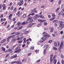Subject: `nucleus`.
<instances>
[{"mask_svg": "<svg viewBox=\"0 0 64 64\" xmlns=\"http://www.w3.org/2000/svg\"><path fill=\"white\" fill-rule=\"evenodd\" d=\"M54 44L55 47H57V44L56 42H54Z\"/></svg>", "mask_w": 64, "mask_h": 64, "instance_id": "obj_24", "label": "nucleus"}, {"mask_svg": "<svg viewBox=\"0 0 64 64\" xmlns=\"http://www.w3.org/2000/svg\"><path fill=\"white\" fill-rule=\"evenodd\" d=\"M2 51H4V52H5V50H6V49H5V48L4 47H2Z\"/></svg>", "mask_w": 64, "mask_h": 64, "instance_id": "obj_13", "label": "nucleus"}, {"mask_svg": "<svg viewBox=\"0 0 64 64\" xmlns=\"http://www.w3.org/2000/svg\"><path fill=\"white\" fill-rule=\"evenodd\" d=\"M28 32H29L28 31H26L24 33V34H27V33H28Z\"/></svg>", "mask_w": 64, "mask_h": 64, "instance_id": "obj_38", "label": "nucleus"}, {"mask_svg": "<svg viewBox=\"0 0 64 64\" xmlns=\"http://www.w3.org/2000/svg\"><path fill=\"white\" fill-rule=\"evenodd\" d=\"M26 16V14H24L23 15V18H25Z\"/></svg>", "mask_w": 64, "mask_h": 64, "instance_id": "obj_31", "label": "nucleus"}, {"mask_svg": "<svg viewBox=\"0 0 64 64\" xmlns=\"http://www.w3.org/2000/svg\"><path fill=\"white\" fill-rule=\"evenodd\" d=\"M5 42H6V39H4L2 40L0 42V43L2 44V43H3Z\"/></svg>", "mask_w": 64, "mask_h": 64, "instance_id": "obj_11", "label": "nucleus"}, {"mask_svg": "<svg viewBox=\"0 0 64 64\" xmlns=\"http://www.w3.org/2000/svg\"><path fill=\"white\" fill-rule=\"evenodd\" d=\"M17 44H16L14 45V46H12V47L14 48H15V47L16 46H17Z\"/></svg>", "mask_w": 64, "mask_h": 64, "instance_id": "obj_41", "label": "nucleus"}, {"mask_svg": "<svg viewBox=\"0 0 64 64\" xmlns=\"http://www.w3.org/2000/svg\"><path fill=\"white\" fill-rule=\"evenodd\" d=\"M52 40H50V41H48V42L50 43H51L52 42Z\"/></svg>", "mask_w": 64, "mask_h": 64, "instance_id": "obj_56", "label": "nucleus"}, {"mask_svg": "<svg viewBox=\"0 0 64 64\" xmlns=\"http://www.w3.org/2000/svg\"><path fill=\"white\" fill-rule=\"evenodd\" d=\"M23 4V3L20 2V4H19V6H22Z\"/></svg>", "mask_w": 64, "mask_h": 64, "instance_id": "obj_32", "label": "nucleus"}, {"mask_svg": "<svg viewBox=\"0 0 64 64\" xmlns=\"http://www.w3.org/2000/svg\"><path fill=\"white\" fill-rule=\"evenodd\" d=\"M23 0H20V3H23Z\"/></svg>", "mask_w": 64, "mask_h": 64, "instance_id": "obj_63", "label": "nucleus"}, {"mask_svg": "<svg viewBox=\"0 0 64 64\" xmlns=\"http://www.w3.org/2000/svg\"><path fill=\"white\" fill-rule=\"evenodd\" d=\"M13 6H12L10 8L11 11H12V10H13Z\"/></svg>", "mask_w": 64, "mask_h": 64, "instance_id": "obj_60", "label": "nucleus"}, {"mask_svg": "<svg viewBox=\"0 0 64 64\" xmlns=\"http://www.w3.org/2000/svg\"><path fill=\"white\" fill-rule=\"evenodd\" d=\"M48 28H46L44 29V30L45 31H46V30H48Z\"/></svg>", "mask_w": 64, "mask_h": 64, "instance_id": "obj_59", "label": "nucleus"}, {"mask_svg": "<svg viewBox=\"0 0 64 64\" xmlns=\"http://www.w3.org/2000/svg\"><path fill=\"white\" fill-rule=\"evenodd\" d=\"M13 16V14H10L8 16V19H10V20H11V18H12V16Z\"/></svg>", "mask_w": 64, "mask_h": 64, "instance_id": "obj_4", "label": "nucleus"}, {"mask_svg": "<svg viewBox=\"0 0 64 64\" xmlns=\"http://www.w3.org/2000/svg\"><path fill=\"white\" fill-rule=\"evenodd\" d=\"M15 34H14L12 36H11V38H13L14 37H15Z\"/></svg>", "mask_w": 64, "mask_h": 64, "instance_id": "obj_50", "label": "nucleus"}, {"mask_svg": "<svg viewBox=\"0 0 64 64\" xmlns=\"http://www.w3.org/2000/svg\"><path fill=\"white\" fill-rule=\"evenodd\" d=\"M33 21V20H30L29 22V23H31V22H32Z\"/></svg>", "mask_w": 64, "mask_h": 64, "instance_id": "obj_36", "label": "nucleus"}, {"mask_svg": "<svg viewBox=\"0 0 64 64\" xmlns=\"http://www.w3.org/2000/svg\"><path fill=\"white\" fill-rule=\"evenodd\" d=\"M61 62L62 64H64V60H62Z\"/></svg>", "mask_w": 64, "mask_h": 64, "instance_id": "obj_45", "label": "nucleus"}, {"mask_svg": "<svg viewBox=\"0 0 64 64\" xmlns=\"http://www.w3.org/2000/svg\"><path fill=\"white\" fill-rule=\"evenodd\" d=\"M38 21V22H40V23L42 22V20L39 19Z\"/></svg>", "mask_w": 64, "mask_h": 64, "instance_id": "obj_34", "label": "nucleus"}, {"mask_svg": "<svg viewBox=\"0 0 64 64\" xmlns=\"http://www.w3.org/2000/svg\"><path fill=\"white\" fill-rule=\"evenodd\" d=\"M39 17V15H38L36 14L35 15V16L34 17V20H36L37 18L38 17Z\"/></svg>", "mask_w": 64, "mask_h": 64, "instance_id": "obj_7", "label": "nucleus"}, {"mask_svg": "<svg viewBox=\"0 0 64 64\" xmlns=\"http://www.w3.org/2000/svg\"><path fill=\"white\" fill-rule=\"evenodd\" d=\"M57 44H58V46H59L60 45V42H59V41H57Z\"/></svg>", "mask_w": 64, "mask_h": 64, "instance_id": "obj_19", "label": "nucleus"}, {"mask_svg": "<svg viewBox=\"0 0 64 64\" xmlns=\"http://www.w3.org/2000/svg\"><path fill=\"white\" fill-rule=\"evenodd\" d=\"M9 54H8L6 55V56H5V58H7L8 56H9Z\"/></svg>", "mask_w": 64, "mask_h": 64, "instance_id": "obj_55", "label": "nucleus"}, {"mask_svg": "<svg viewBox=\"0 0 64 64\" xmlns=\"http://www.w3.org/2000/svg\"><path fill=\"white\" fill-rule=\"evenodd\" d=\"M41 25V24H39L37 26L38 27H40Z\"/></svg>", "mask_w": 64, "mask_h": 64, "instance_id": "obj_39", "label": "nucleus"}, {"mask_svg": "<svg viewBox=\"0 0 64 64\" xmlns=\"http://www.w3.org/2000/svg\"><path fill=\"white\" fill-rule=\"evenodd\" d=\"M30 49H31L32 50H33L34 49V46H32L30 47Z\"/></svg>", "mask_w": 64, "mask_h": 64, "instance_id": "obj_26", "label": "nucleus"}, {"mask_svg": "<svg viewBox=\"0 0 64 64\" xmlns=\"http://www.w3.org/2000/svg\"><path fill=\"white\" fill-rule=\"evenodd\" d=\"M32 18H33V17H31L30 16L29 17H28L27 18V21H29V20H31V19H32Z\"/></svg>", "mask_w": 64, "mask_h": 64, "instance_id": "obj_10", "label": "nucleus"}, {"mask_svg": "<svg viewBox=\"0 0 64 64\" xmlns=\"http://www.w3.org/2000/svg\"><path fill=\"white\" fill-rule=\"evenodd\" d=\"M24 38V36H22V37H21L20 38V40H22L23 38Z\"/></svg>", "mask_w": 64, "mask_h": 64, "instance_id": "obj_51", "label": "nucleus"}, {"mask_svg": "<svg viewBox=\"0 0 64 64\" xmlns=\"http://www.w3.org/2000/svg\"><path fill=\"white\" fill-rule=\"evenodd\" d=\"M35 15V13H33L32 14H31V15L33 16V15Z\"/></svg>", "mask_w": 64, "mask_h": 64, "instance_id": "obj_62", "label": "nucleus"}, {"mask_svg": "<svg viewBox=\"0 0 64 64\" xmlns=\"http://www.w3.org/2000/svg\"><path fill=\"white\" fill-rule=\"evenodd\" d=\"M44 37L46 38H47V37H49L50 36V35H48L47 34H44Z\"/></svg>", "mask_w": 64, "mask_h": 64, "instance_id": "obj_5", "label": "nucleus"}, {"mask_svg": "<svg viewBox=\"0 0 64 64\" xmlns=\"http://www.w3.org/2000/svg\"><path fill=\"white\" fill-rule=\"evenodd\" d=\"M18 43H21L22 42V40H18L17 41Z\"/></svg>", "mask_w": 64, "mask_h": 64, "instance_id": "obj_16", "label": "nucleus"}, {"mask_svg": "<svg viewBox=\"0 0 64 64\" xmlns=\"http://www.w3.org/2000/svg\"><path fill=\"white\" fill-rule=\"evenodd\" d=\"M57 60L56 59H55L54 61V64H56V62H57Z\"/></svg>", "mask_w": 64, "mask_h": 64, "instance_id": "obj_20", "label": "nucleus"}, {"mask_svg": "<svg viewBox=\"0 0 64 64\" xmlns=\"http://www.w3.org/2000/svg\"><path fill=\"white\" fill-rule=\"evenodd\" d=\"M13 56L14 58H16V57H17V55H16V54H14Z\"/></svg>", "mask_w": 64, "mask_h": 64, "instance_id": "obj_35", "label": "nucleus"}, {"mask_svg": "<svg viewBox=\"0 0 64 64\" xmlns=\"http://www.w3.org/2000/svg\"><path fill=\"white\" fill-rule=\"evenodd\" d=\"M44 25H46L47 24V23L46 22H44Z\"/></svg>", "mask_w": 64, "mask_h": 64, "instance_id": "obj_57", "label": "nucleus"}, {"mask_svg": "<svg viewBox=\"0 0 64 64\" xmlns=\"http://www.w3.org/2000/svg\"><path fill=\"white\" fill-rule=\"evenodd\" d=\"M39 51V50L37 49L35 50V52H38Z\"/></svg>", "mask_w": 64, "mask_h": 64, "instance_id": "obj_54", "label": "nucleus"}, {"mask_svg": "<svg viewBox=\"0 0 64 64\" xmlns=\"http://www.w3.org/2000/svg\"><path fill=\"white\" fill-rule=\"evenodd\" d=\"M27 23V22H24L22 23L21 24L22 25H24L26 24Z\"/></svg>", "mask_w": 64, "mask_h": 64, "instance_id": "obj_12", "label": "nucleus"}, {"mask_svg": "<svg viewBox=\"0 0 64 64\" xmlns=\"http://www.w3.org/2000/svg\"><path fill=\"white\" fill-rule=\"evenodd\" d=\"M34 24V23L30 22L29 24V25L28 26V27H31Z\"/></svg>", "mask_w": 64, "mask_h": 64, "instance_id": "obj_6", "label": "nucleus"}, {"mask_svg": "<svg viewBox=\"0 0 64 64\" xmlns=\"http://www.w3.org/2000/svg\"><path fill=\"white\" fill-rule=\"evenodd\" d=\"M63 46H64V45L62 44H60V49H61L63 47Z\"/></svg>", "mask_w": 64, "mask_h": 64, "instance_id": "obj_27", "label": "nucleus"}, {"mask_svg": "<svg viewBox=\"0 0 64 64\" xmlns=\"http://www.w3.org/2000/svg\"><path fill=\"white\" fill-rule=\"evenodd\" d=\"M46 53V49H44V50L43 54L44 55H45Z\"/></svg>", "mask_w": 64, "mask_h": 64, "instance_id": "obj_15", "label": "nucleus"}, {"mask_svg": "<svg viewBox=\"0 0 64 64\" xmlns=\"http://www.w3.org/2000/svg\"><path fill=\"white\" fill-rule=\"evenodd\" d=\"M21 22H19L17 23L16 24L17 25H18V26H19L20 25H21Z\"/></svg>", "mask_w": 64, "mask_h": 64, "instance_id": "obj_21", "label": "nucleus"}, {"mask_svg": "<svg viewBox=\"0 0 64 64\" xmlns=\"http://www.w3.org/2000/svg\"><path fill=\"white\" fill-rule=\"evenodd\" d=\"M12 63H17V64H21V62H20V61L17 62V61H15L12 62Z\"/></svg>", "mask_w": 64, "mask_h": 64, "instance_id": "obj_3", "label": "nucleus"}, {"mask_svg": "<svg viewBox=\"0 0 64 64\" xmlns=\"http://www.w3.org/2000/svg\"><path fill=\"white\" fill-rule=\"evenodd\" d=\"M63 44H64V42L63 41H62L61 42L60 44H62V45H64Z\"/></svg>", "mask_w": 64, "mask_h": 64, "instance_id": "obj_43", "label": "nucleus"}, {"mask_svg": "<svg viewBox=\"0 0 64 64\" xmlns=\"http://www.w3.org/2000/svg\"><path fill=\"white\" fill-rule=\"evenodd\" d=\"M46 47V49H47L48 47V44H46L44 45Z\"/></svg>", "mask_w": 64, "mask_h": 64, "instance_id": "obj_28", "label": "nucleus"}, {"mask_svg": "<svg viewBox=\"0 0 64 64\" xmlns=\"http://www.w3.org/2000/svg\"><path fill=\"white\" fill-rule=\"evenodd\" d=\"M15 41H16V39L14 38H13L12 39L11 42H12V43H14Z\"/></svg>", "mask_w": 64, "mask_h": 64, "instance_id": "obj_9", "label": "nucleus"}, {"mask_svg": "<svg viewBox=\"0 0 64 64\" xmlns=\"http://www.w3.org/2000/svg\"><path fill=\"white\" fill-rule=\"evenodd\" d=\"M36 8H35L33 10H32L31 12V13H32V12H33L35 10H36Z\"/></svg>", "mask_w": 64, "mask_h": 64, "instance_id": "obj_29", "label": "nucleus"}, {"mask_svg": "<svg viewBox=\"0 0 64 64\" xmlns=\"http://www.w3.org/2000/svg\"><path fill=\"white\" fill-rule=\"evenodd\" d=\"M3 17V14H2L0 16V18H2Z\"/></svg>", "mask_w": 64, "mask_h": 64, "instance_id": "obj_53", "label": "nucleus"}, {"mask_svg": "<svg viewBox=\"0 0 64 64\" xmlns=\"http://www.w3.org/2000/svg\"><path fill=\"white\" fill-rule=\"evenodd\" d=\"M52 14V16L54 17V18H55V14Z\"/></svg>", "mask_w": 64, "mask_h": 64, "instance_id": "obj_33", "label": "nucleus"}, {"mask_svg": "<svg viewBox=\"0 0 64 64\" xmlns=\"http://www.w3.org/2000/svg\"><path fill=\"white\" fill-rule=\"evenodd\" d=\"M40 17H41V18H42V19H44V16H43L40 15Z\"/></svg>", "mask_w": 64, "mask_h": 64, "instance_id": "obj_44", "label": "nucleus"}, {"mask_svg": "<svg viewBox=\"0 0 64 64\" xmlns=\"http://www.w3.org/2000/svg\"><path fill=\"white\" fill-rule=\"evenodd\" d=\"M8 51L10 52H11L12 51V50L11 49H10L8 50Z\"/></svg>", "mask_w": 64, "mask_h": 64, "instance_id": "obj_37", "label": "nucleus"}, {"mask_svg": "<svg viewBox=\"0 0 64 64\" xmlns=\"http://www.w3.org/2000/svg\"><path fill=\"white\" fill-rule=\"evenodd\" d=\"M54 19H55L54 18H52L50 19V21H52V20H53Z\"/></svg>", "mask_w": 64, "mask_h": 64, "instance_id": "obj_25", "label": "nucleus"}, {"mask_svg": "<svg viewBox=\"0 0 64 64\" xmlns=\"http://www.w3.org/2000/svg\"><path fill=\"white\" fill-rule=\"evenodd\" d=\"M12 5V2H10V6Z\"/></svg>", "mask_w": 64, "mask_h": 64, "instance_id": "obj_58", "label": "nucleus"}, {"mask_svg": "<svg viewBox=\"0 0 64 64\" xmlns=\"http://www.w3.org/2000/svg\"><path fill=\"white\" fill-rule=\"evenodd\" d=\"M61 14H62V16H63V17H64V14L63 13V12L62 11H61Z\"/></svg>", "mask_w": 64, "mask_h": 64, "instance_id": "obj_18", "label": "nucleus"}, {"mask_svg": "<svg viewBox=\"0 0 64 64\" xmlns=\"http://www.w3.org/2000/svg\"><path fill=\"white\" fill-rule=\"evenodd\" d=\"M61 2H62V0H60L58 2L59 4H60L61 3Z\"/></svg>", "mask_w": 64, "mask_h": 64, "instance_id": "obj_42", "label": "nucleus"}, {"mask_svg": "<svg viewBox=\"0 0 64 64\" xmlns=\"http://www.w3.org/2000/svg\"><path fill=\"white\" fill-rule=\"evenodd\" d=\"M63 27L64 28V22H63L60 21V24L58 28L60 30H62Z\"/></svg>", "mask_w": 64, "mask_h": 64, "instance_id": "obj_1", "label": "nucleus"}, {"mask_svg": "<svg viewBox=\"0 0 64 64\" xmlns=\"http://www.w3.org/2000/svg\"><path fill=\"white\" fill-rule=\"evenodd\" d=\"M17 40H20V38L19 37L18 38L16 39Z\"/></svg>", "mask_w": 64, "mask_h": 64, "instance_id": "obj_61", "label": "nucleus"}, {"mask_svg": "<svg viewBox=\"0 0 64 64\" xmlns=\"http://www.w3.org/2000/svg\"><path fill=\"white\" fill-rule=\"evenodd\" d=\"M11 38V36H10L7 38V39H10Z\"/></svg>", "mask_w": 64, "mask_h": 64, "instance_id": "obj_47", "label": "nucleus"}, {"mask_svg": "<svg viewBox=\"0 0 64 64\" xmlns=\"http://www.w3.org/2000/svg\"><path fill=\"white\" fill-rule=\"evenodd\" d=\"M40 61V60H37L36 61V63H37L38 62H39Z\"/></svg>", "mask_w": 64, "mask_h": 64, "instance_id": "obj_48", "label": "nucleus"}, {"mask_svg": "<svg viewBox=\"0 0 64 64\" xmlns=\"http://www.w3.org/2000/svg\"><path fill=\"white\" fill-rule=\"evenodd\" d=\"M23 39H24V43H26V42H27L26 38H24Z\"/></svg>", "mask_w": 64, "mask_h": 64, "instance_id": "obj_17", "label": "nucleus"}, {"mask_svg": "<svg viewBox=\"0 0 64 64\" xmlns=\"http://www.w3.org/2000/svg\"><path fill=\"white\" fill-rule=\"evenodd\" d=\"M61 57L62 59H63V58H64V56H63V54L61 55Z\"/></svg>", "mask_w": 64, "mask_h": 64, "instance_id": "obj_49", "label": "nucleus"}, {"mask_svg": "<svg viewBox=\"0 0 64 64\" xmlns=\"http://www.w3.org/2000/svg\"><path fill=\"white\" fill-rule=\"evenodd\" d=\"M46 39V38H45L44 36V37H42V40H44H44H45Z\"/></svg>", "mask_w": 64, "mask_h": 64, "instance_id": "obj_22", "label": "nucleus"}, {"mask_svg": "<svg viewBox=\"0 0 64 64\" xmlns=\"http://www.w3.org/2000/svg\"><path fill=\"white\" fill-rule=\"evenodd\" d=\"M20 47H16L15 48V50H16L14 51V53H18V52H20L21 50V49H20Z\"/></svg>", "mask_w": 64, "mask_h": 64, "instance_id": "obj_2", "label": "nucleus"}, {"mask_svg": "<svg viewBox=\"0 0 64 64\" xmlns=\"http://www.w3.org/2000/svg\"><path fill=\"white\" fill-rule=\"evenodd\" d=\"M53 49L54 50H57V48H56L55 47H53Z\"/></svg>", "mask_w": 64, "mask_h": 64, "instance_id": "obj_30", "label": "nucleus"}, {"mask_svg": "<svg viewBox=\"0 0 64 64\" xmlns=\"http://www.w3.org/2000/svg\"><path fill=\"white\" fill-rule=\"evenodd\" d=\"M6 5H5V4H3L2 5V10H5V6Z\"/></svg>", "mask_w": 64, "mask_h": 64, "instance_id": "obj_8", "label": "nucleus"}, {"mask_svg": "<svg viewBox=\"0 0 64 64\" xmlns=\"http://www.w3.org/2000/svg\"><path fill=\"white\" fill-rule=\"evenodd\" d=\"M63 33V32L62 31H61L60 32V34H62Z\"/></svg>", "mask_w": 64, "mask_h": 64, "instance_id": "obj_52", "label": "nucleus"}, {"mask_svg": "<svg viewBox=\"0 0 64 64\" xmlns=\"http://www.w3.org/2000/svg\"><path fill=\"white\" fill-rule=\"evenodd\" d=\"M50 63H52V62H53V60L52 59V57H51L50 58Z\"/></svg>", "mask_w": 64, "mask_h": 64, "instance_id": "obj_14", "label": "nucleus"}, {"mask_svg": "<svg viewBox=\"0 0 64 64\" xmlns=\"http://www.w3.org/2000/svg\"><path fill=\"white\" fill-rule=\"evenodd\" d=\"M17 8H14V11L16 12H17V9H16Z\"/></svg>", "mask_w": 64, "mask_h": 64, "instance_id": "obj_46", "label": "nucleus"}, {"mask_svg": "<svg viewBox=\"0 0 64 64\" xmlns=\"http://www.w3.org/2000/svg\"><path fill=\"white\" fill-rule=\"evenodd\" d=\"M59 9H60V7L59 6L56 10V12H57Z\"/></svg>", "mask_w": 64, "mask_h": 64, "instance_id": "obj_23", "label": "nucleus"}, {"mask_svg": "<svg viewBox=\"0 0 64 64\" xmlns=\"http://www.w3.org/2000/svg\"><path fill=\"white\" fill-rule=\"evenodd\" d=\"M20 34V32H17L16 33V35H19V34Z\"/></svg>", "mask_w": 64, "mask_h": 64, "instance_id": "obj_40", "label": "nucleus"}, {"mask_svg": "<svg viewBox=\"0 0 64 64\" xmlns=\"http://www.w3.org/2000/svg\"><path fill=\"white\" fill-rule=\"evenodd\" d=\"M31 54V53H28V56H29V55H30Z\"/></svg>", "mask_w": 64, "mask_h": 64, "instance_id": "obj_64", "label": "nucleus"}]
</instances>
